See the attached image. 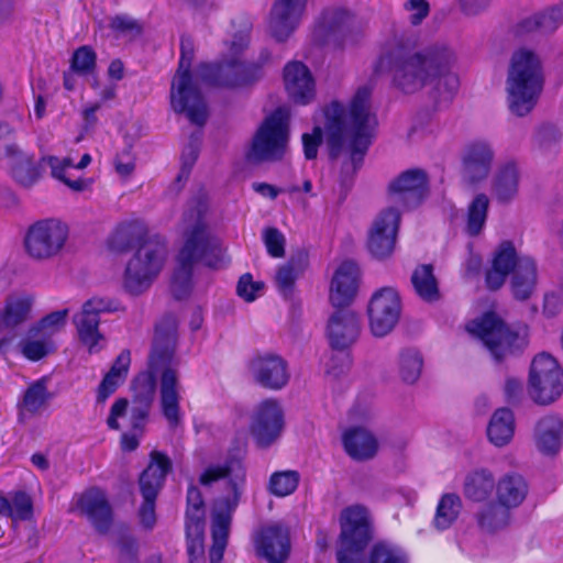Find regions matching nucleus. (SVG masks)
I'll return each mask as SVG.
<instances>
[{"instance_id": "338daca9", "label": "nucleus", "mask_w": 563, "mask_h": 563, "mask_svg": "<svg viewBox=\"0 0 563 563\" xmlns=\"http://www.w3.org/2000/svg\"><path fill=\"white\" fill-rule=\"evenodd\" d=\"M195 56V44L191 37L183 36L180 41V60L177 71L190 73Z\"/></svg>"}, {"instance_id": "e2e57ef3", "label": "nucleus", "mask_w": 563, "mask_h": 563, "mask_svg": "<svg viewBox=\"0 0 563 563\" xmlns=\"http://www.w3.org/2000/svg\"><path fill=\"white\" fill-rule=\"evenodd\" d=\"M15 130L7 122H0V159L19 153L14 143Z\"/></svg>"}, {"instance_id": "052dcab7", "label": "nucleus", "mask_w": 563, "mask_h": 563, "mask_svg": "<svg viewBox=\"0 0 563 563\" xmlns=\"http://www.w3.org/2000/svg\"><path fill=\"white\" fill-rule=\"evenodd\" d=\"M264 284L262 282H254L251 274H244L240 277L236 286L238 295L245 301H254L263 291Z\"/></svg>"}, {"instance_id": "1a4fd4ad", "label": "nucleus", "mask_w": 563, "mask_h": 563, "mask_svg": "<svg viewBox=\"0 0 563 563\" xmlns=\"http://www.w3.org/2000/svg\"><path fill=\"white\" fill-rule=\"evenodd\" d=\"M290 113L277 108L268 114L257 129L247 157L252 162L280 159L289 140Z\"/></svg>"}, {"instance_id": "f03ea898", "label": "nucleus", "mask_w": 563, "mask_h": 563, "mask_svg": "<svg viewBox=\"0 0 563 563\" xmlns=\"http://www.w3.org/2000/svg\"><path fill=\"white\" fill-rule=\"evenodd\" d=\"M176 342V321L173 317H168L156 327L150 355V372L139 375L133 383V399L152 402L155 395L156 375L161 373V406L163 415L172 428L180 421V385L176 369L178 365L175 357Z\"/></svg>"}, {"instance_id": "6e6d98bb", "label": "nucleus", "mask_w": 563, "mask_h": 563, "mask_svg": "<svg viewBox=\"0 0 563 563\" xmlns=\"http://www.w3.org/2000/svg\"><path fill=\"white\" fill-rule=\"evenodd\" d=\"M97 66V55L89 46L77 48L70 59V70L78 76L92 75Z\"/></svg>"}, {"instance_id": "bf43d9fd", "label": "nucleus", "mask_w": 563, "mask_h": 563, "mask_svg": "<svg viewBox=\"0 0 563 563\" xmlns=\"http://www.w3.org/2000/svg\"><path fill=\"white\" fill-rule=\"evenodd\" d=\"M263 242L267 253L275 258L285 255V235L276 228H265L263 230Z\"/></svg>"}, {"instance_id": "58836bf2", "label": "nucleus", "mask_w": 563, "mask_h": 563, "mask_svg": "<svg viewBox=\"0 0 563 563\" xmlns=\"http://www.w3.org/2000/svg\"><path fill=\"white\" fill-rule=\"evenodd\" d=\"M308 266V256L303 252L292 255L287 263L279 266L275 276V283L283 297L292 295L297 278Z\"/></svg>"}, {"instance_id": "680f3d73", "label": "nucleus", "mask_w": 563, "mask_h": 563, "mask_svg": "<svg viewBox=\"0 0 563 563\" xmlns=\"http://www.w3.org/2000/svg\"><path fill=\"white\" fill-rule=\"evenodd\" d=\"M561 139V133L552 124H542L533 135V143L540 150H549Z\"/></svg>"}, {"instance_id": "6ab92c4d", "label": "nucleus", "mask_w": 563, "mask_h": 563, "mask_svg": "<svg viewBox=\"0 0 563 563\" xmlns=\"http://www.w3.org/2000/svg\"><path fill=\"white\" fill-rule=\"evenodd\" d=\"M115 310L112 300L107 298H91L87 300L81 310L74 316V324L77 329L80 342L88 347L89 353H96L102 349L99 345L104 338L99 331L100 314Z\"/></svg>"}, {"instance_id": "774afa93", "label": "nucleus", "mask_w": 563, "mask_h": 563, "mask_svg": "<svg viewBox=\"0 0 563 563\" xmlns=\"http://www.w3.org/2000/svg\"><path fill=\"white\" fill-rule=\"evenodd\" d=\"M110 27L123 35H137L141 33V27L133 19L124 15H117L110 22Z\"/></svg>"}, {"instance_id": "37998d69", "label": "nucleus", "mask_w": 563, "mask_h": 563, "mask_svg": "<svg viewBox=\"0 0 563 563\" xmlns=\"http://www.w3.org/2000/svg\"><path fill=\"white\" fill-rule=\"evenodd\" d=\"M8 158L11 159V174L13 178L24 187L32 186L38 178V170L33 157L21 151Z\"/></svg>"}, {"instance_id": "c03bdc74", "label": "nucleus", "mask_w": 563, "mask_h": 563, "mask_svg": "<svg viewBox=\"0 0 563 563\" xmlns=\"http://www.w3.org/2000/svg\"><path fill=\"white\" fill-rule=\"evenodd\" d=\"M510 521V509L497 504H488L477 514V522L482 530L495 532L506 528Z\"/></svg>"}, {"instance_id": "cd10ccee", "label": "nucleus", "mask_w": 563, "mask_h": 563, "mask_svg": "<svg viewBox=\"0 0 563 563\" xmlns=\"http://www.w3.org/2000/svg\"><path fill=\"white\" fill-rule=\"evenodd\" d=\"M284 82L289 98L296 103L308 104L314 98V79L303 63H287L284 67Z\"/></svg>"}, {"instance_id": "09e8293b", "label": "nucleus", "mask_w": 563, "mask_h": 563, "mask_svg": "<svg viewBox=\"0 0 563 563\" xmlns=\"http://www.w3.org/2000/svg\"><path fill=\"white\" fill-rule=\"evenodd\" d=\"M489 198L486 194H477L467 208L466 231L470 235H477L482 232L488 213Z\"/></svg>"}, {"instance_id": "2eb2a0df", "label": "nucleus", "mask_w": 563, "mask_h": 563, "mask_svg": "<svg viewBox=\"0 0 563 563\" xmlns=\"http://www.w3.org/2000/svg\"><path fill=\"white\" fill-rule=\"evenodd\" d=\"M402 305L394 287H382L373 292L367 305L369 330L375 336H385L397 325Z\"/></svg>"}, {"instance_id": "c9c22d12", "label": "nucleus", "mask_w": 563, "mask_h": 563, "mask_svg": "<svg viewBox=\"0 0 563 563\" xmlns=\"http://www.w3.org/2000/svg\"><path fill=\"white\" fill-rule=\"evenodd\" d=\"M538 283V266L533 257L522 255L518 266L512 271L510 287L518 300H527L536 290Z\"/></svg>"}, {"instance_id": "a19ab883", "label": "nucleus", "mask_w": 563, "mask_h": 563, "mask_svg": "<svg viewBox=\"0 0 563 563\" xmlns=\"http://www.w3.org/2000/svg\"><path fill=\"white\" fill-rule=\"evenodd\" d=\"M495 485V477L490 471L485 468L475 470L465 478L464 495L473 501L481 503L490 496Z\"/></svg>"}, {"instance_id": "4be33fe9", "label": "nucleus", "mask_w": 563, "mask_h": 563, "mask_svg": "<svg viewBox=\"0 0 563 563\" xmlns=\"http://www.w3.org/2000/svg\"><path fill=\"white\" fill-rule=\"evenodd\" d=\"M400 218L399 210L386 208L374 219L368 231L367 249L375 258L384 260L394 253Z\"/></svg>"}, {"instance_id": "72a5a7b5", "label": "nucleus", "mask_w": 563, "mask_h": 563, "mask_svg": "<svg viewBox=\"0 0 563 563\" xmlns=\"http://www.w3.org/2000/svg\"><path fill=\"white\" fill-rule=\"evenodd\" d=\"M342 441L345 452L355 461L371 460L378 451L377 439L364 428L347 429L343 433Z\"/></svg>"}, {"instance_id": "8fccbe9b", "label": "nucleus", "mask_w": 563, "mask_h": 563, "mask_svg": "<svg viewBox=\"0 0 563 563\" xmlns=\"http://www.w3.org/2000/svg\"><path fill=\"white\" fill-rule=\"evenodd\" d=\"M68 313V309H62L48 313L36 324L30 328V333L35 336L43 335L44 338L52 340L56 333L64 329Z\"/></svg>"}, {"instance_id": "5701e85b", "label": "nucleus", "mask_w": 563, "mask_h": 563, "mask_svg": "<svg viewBox=\"0 0 563 563\" xmlns=\"http://www.w3.org/2000/svg\"><path fill=\"white\" fill-rule=\"evenodd\" d=\"M495 152L486 141L467 144L462 156V175L465 181L475 185L484 181L492 169Z\"/></svg>"}, {"instance_id": "7ed1b4c3", "label": "nucleus", "mask_w": 563, "mask_h": 563, "mask_svg": "<svg viewBox=\"0 0 563 563\" xmlns=\"http://www.w3.org/2000/svg\"><path fill=\"white\" fill-rule=\"evenodd\" d=\"M369 87H361L352 98L349 109L339 101H332L324 109V134L330 155L336 156L343 148L351 152L354 169L358 167L367 151L376 125L371 111Z\"/></svg>"}, {"instance_id": "bb28decb", "label": "nucleus", "mask_w": 563, "mask_h": 563, "mask_svg": "<svg viewBox=\"0 0 563 563\" xmlns=\"http://www.w3.org/2000/svg\"><path fill=\"white\" fill-rule=\"evenodd\" d=\"M361 331L360 316L350 309H340L330 317L328 338L332 347L343 350L352 345Z\"/></svg>"}, {"instance_id": "0eeeda50", "label": "nucleus", "mask_w": 563, "mask_h": 563, "mask_svg": "<svg viewBox=\"0 0 563 563\" xmlns=\"http://www.w3.org/2000/svg\"><path fill=\"white\" fill-rule=\"evenodd\" d=\"M247 47V40L239 37L232 41L230 57L220 64H202L198 68L200 79L209 85L235 88L251 85L263 76L262 66L271 59L268 51H263L260 62H244L241 53Z\"/></svg>"}, {"instance_id": "a211bd4d", "label": "nucleus", "mask_w": 563, "mask_h": 563, "mask_svg": "<svg viewBox=\"0 0 563 563\" xmlns=\"http://www.w3.org/2000/svg\"><path fill=\"white\" fill-rule=\"evenodd\" d=\"M284 428V411L277 400L265 399L255 407L250 432L260 448H269L276 443Z\"/></svg>"}, {"instance_id": "9d476101", "label": "nucleus", "mask_w": 563, "mask_h": 563, "mask_svg": "<svg viewBox=\"0 0 563 563\" xmlns=\"http://www.w3.org/2000/svg\"><path fill=\"white\" fill-rule=\"evenodd\" d=\"M371 540L369 515L363 506L346 508L341 516L339 563H360L361 554Z\"/></svg>"}, {"instance_id": "7c9ffc66", "label": "nucleus", "mask_w": 563, "mask_h": 563, "mask_svg": "<svg viewBox=\"0 0 563 563\" xmlns=\"http://www.w3.org/2000/svg\"><path fill=\"white\" fill-rule=\"evenodd\" d=\"M520 170L516 162L500 164L490 181V192L497 202L506 205L516 199L519 192Z\"/></svg>"}, {"instance_id": "20e7f679", "label": "nucleus", "mask_w": 563, "mask_h": 563, "mask_svg": "<svg viewBox=\"0 0 563 563\" xmlns=\"http://www.w3.org/2000/svg\"><path fill=\"white\" fill-rule=\"evenodd\" d=\"M208 201L203 195L188 202L184 213V244L176 257V266L172 277L170 288L177 299L189 296L192 289V272L197 263L217 267L213 256L218 242L211 234L208 221Z\"/></svg>"}, {"instance_id": "79ce46f5", "label": "nucleus", "mask_w": 563, "mask_h": 563, "mask_svg": "<svg viewBox=\"0 0 563 563\" xmlns=\"http://www.w3.org/2000/svg\"><path fill=\"white\" fill-rule=\"evenodd\" d=\"M411 284L416 294L424 301H435L440 298L438 280L432 265H420L411 275Z\"/></svg>"}, {"instance_id": "473e14b6", "label": "nucleus", "mask_w": 563, "mask_h": 563, "mask_svg": "<svg viewBox=\"0 0 563 563\" xmlns=\"http://www.w3.org/2000/svg\"><path fill=\"white\" fill-rule=\"evenodd\" d=\"M150 234L146 224L141 220L121 222L109 239V247L119 253L131 247L140 246L146 239L155 236Z\"/></svg>"}, {"instance_id": "b1692460", "label": "nucleus", "mask_w": 563, "mask_h": 563, "mask_svg": "<svg viewBox=\"0 0 563 563\" xmlns=\"http://www.w3.org/2000/svg\"><path fill=\"white\" fill-rule=\"evenodd\" d=\"M76 506L100 533L109 530L112 523V507L103 489L99 487L86 489L78 496Z\"/></svg>"}, {"instance_id": "3c124183", "label": "nucleus", "mask_w": 563, "mask_h": 563, "mask_svg": "<svg viewBox=\"0 0 563 563\" xmlns=\"http://www.w3.org/2000/svg\"><path fill=\"white\" fill-rule=\"evenodd\" d=\"M423 361L416 350H405L399 357L398 373L400 379L406 384H415L422 371Z\"/></svg>"}, {"instance_id": "a18cd8bd", "label": "nucleus", "mask_w": 563, "mask_h": 563, "mask_svg": "<svg viewBox=\"0 0 563 563\" xmlns=\"http://www.w3.org/2000/svg\"><path fill=\"white\" fill-rule=\"evenodd\" d=\"M462 509L461 498L456 494H444L437 506L433 525L438 530L450 528Z\"/></svg>"}, {"instance_id": "603ef678", "label": "nucleus", "mask_w": 563, "mask_h": 563, "mask_svg": "<svg viewBox=\"0 0 563 563\" xmlns=\"http://www.w3.org/2000/svg\"><path fill=\"white\" fill-rule=\"evenodd\" d=\"M563 22V4L552 8L550 11L537 14L525 20L521 24L526 31L541 30L543 32L554 31Z\"/></svg>"}, {"instance_id": "4468645a", "label": "nucleus", "mask_w": 563, "mask_h": 563, "mask_svg": "<svg viewBox=\"0 0 563 563\" xmlns=\"http://www.w3.org/2000/svg\"><path fill=\"white\" fill-rule=\"evenodd\" d=\"M357 33L355 15L342 7L324 9L314 23L312 38L319 45L345 46Z\"/></svg>"}, {"instance_id": "39448f33", "label": "nucleus", "mask_w": 563, "mask_h": 563, "mask_svg": "<svg viewBox=\"0 0 563 563\" xmlns=\"http://www.w3.org/2000/svg\"><path fill=\"white\" fill-rule=\"evenodd\" d=\"M227 479L231 493L213 505L211 518L212 547L209 556L211 563H219L228 544L229 531L240 496L245 483V470L238 460L208 466L200 475L199 483L203 486Z\"/></svg>"}, {"instance_id": "393cba45", "label": "nucleus", "mask_w": 563, "mask_h": 563, "mask_svg": "<svg viewBox=\"0 0 563 563\" xmlns=\"http://www.w3.org/2000/svg\"><path fill=\"white\" fill-rule=\"evenodd\" d=\"M361 282L360 266L353 261H344L335 269L331 284L329 299L334 307H345L355 299Z\"/></svg>"}, {"instance_id": "5fc2aeb1", "label": "nucleus", "mask_w": 563, "mask_h": 563, "mask_svg": "<svg viewBox=\"0 0 563 563\" xmlns=\"http://www.w3.org/2000/svg\"><path fill=\"white\" fill-rule=\"evenodd\" d=\"M20 347L26 358L38 361L54 350V343L53 340L43 335L35 336L29 332L27 336L20 342Z\"/></svg>"}, {"instance_id": "69168bd1", "label": "nucleus", "mask_w": 563, "mask_h": 563, "mask_svg": "<svg viewBox=\"0 0 563 563\" xmlns=\"http://www.w3.org/2000/svg\"><path fill=\"white\" fill-rule=\"evenodd\" d=\"M125 378L120 375H115L113 373H107L99 385L97 393V401L104 402L108 397H110L117 388L124 382Z\"/></svg>"}, {"instance_id": "c85d7f7f", "label": "nucleus", "mask_w": 563, "mask_h": 563, "mask_svg": "<svg viewBox=\"0 0 563 563\" xmlns=\"http://www.w3.org/2000/svg\"><path fill=\"white\" fill-rule=\"evenodd\" d=\"M260 555L269 563H284L290 551L289 531L279 523L263 528L255 541Z\"/></svg>"}, {"instance_id": "de8ad7c7", "label": "nucleus", "mask_w": 563, "mask_h": 563, "mask_svg": "<svg viewBox=\"0 0 563 563\" xmlns=\"http://www.w3.org/2000/svg\"><path fill=\"white\" fill-rule=\"evenodd\" d=\"M43 163L51 168V174L54 178L63 181L70 189L82 191L87 188V183L81 178H69V172L74 167V163L69 157L47 156L43 158Z\"/></svg>"}, {"instance_id": "864d4df0", "label": "nucleus", "mask_w": 563, "mask_h": 563, "mask_svg": "<svg viewBox=\"0 0 563 563\" xmlns=\"http://www.w3.org/2000/svg\"><path fill=\"white\" fill-rule=\"evenodd\" d=\"M299 481L297 471L275 472L269 477L268 490L276 497H286L297 489Z\"/></svg>"}, {"instance_id": "e433bc0d", "label": "nucleus", "mask_w": 563, "mask_h": 563, "mask_svg": "<svg viewBox=\"0 0 563 563\" xmlns=\"http://www.w3.org/2000/svg\"><path fill=\"white\" fill-rule=\"evenodd\" d=\"M496 498L500 506L508 509L517 508L528 494V484L518 473L503 475L495 485Z\"/></svg>"}, {"instance_id": "49530a36", "label": "nucleus", "mask_w": 563, "mask_h": 563, "mask_svg": "<svg viewBox=\"0 0 563 563\" xmlns=\"http://www.w3.org/2000/svg\"><path fill=\"white\" fill-rule=\"evenodd\" d=\"M49 400V393L44 382L33 383L24 393L22 401L19 404L20 418L25 413L35 415L45 408Z\"/></svg>"}, {"instance_id": "13d9d810", "label": "nucleus", "mask_w": 563, "mask_h": 563, "mask_svg": "<svg viewBox=\"0 0 563 563\" xmlns=\"http://www.w3.org/2000/svg\"><path fill=\"white\" fill-rule=\"evenodd\" d=\"M33 514V503L31 497L24 492H16L10 500L9 518L13 521H25L31 519Z\"/></svg>"}, {"instance_id": "f704fd0d", "label": "nucleus", "mask_w": 563, "mask_h": 563, "mask_svg": "<svg viewBox=\"0 0 563 563\" xmlns=\"http://www.w3.org/2000/svg\"><path fill=\"white\" fill-rule=\"evenodd\" d=\"M34 297L25 292L11 294L0 309V323L3 329L13 330L31 318Z\"/></svg>"}, {"instance_id": "f257e3e1", "label": "nucleus", "mask_w": 563, "mask_h": 563, "mask_svg": "<svg viewBox=\"0 0 563 563\" xmlns=\"http://www.w3.org/2000/svg\"><path fill=\"white\" fill-rule=\"evenodd\" d=\"M455 65L456 54L445 43H434L415 52L396 44L379 57L375 71L390 73L394 86L404 93L426 90L434 100L448 101L460 86Z\"/></svg>"}, {"instance_id": "2f4dec72", "label": "nucleus", "mask_w": 563, "mask_h": 563, "mask_svg": "<svg viewBox=\"0 0 563 563\" xmlns=\"http://www.w3.org/2000/svg\"><path fill=\"white\" fill-rule=\"evenodd\" d=\"M172 470L169 457L158 451L151 453V461L142 472L139 484L143 498H157L167 473Z\"/></svg>"}, {"instance_id": "dca6fc26", "label": "nucleus", "mask_w": 563, "mask_h": 563, "mask_svg": "<svg viewBox=\"0 0 563 563\" xmlns=\"http://www.w3.org/2000/svg\"><path fill=\"white\" fill-rule=\"evenodd\" d=\"M466 330L472 335L479 338L498 361L512 351V346L518 340L517 333L510 331L494 312H487L471 321L466 325Z\"/></svg>"}, {"instance_id": "412c9836", "label": "nucleus", "mask_w": 563, "mask_h": 563, "mask_svg": "<svg viewBox=\"0 0 563 563\" xmlns=\"http://www.w3.org/2000/svg\"><path fill=\"white\" fill-rule=\"evenodd\" d=\"M205 503L198 487L191 485L187 490L186 537L190 563H200L203 559Z\"/></svg>"}, {"instance_id": "ea45409f", "label": "nucleus", "mask_w": 563, "mask_h": 563, "mask_svg": "<svg viewBox=\"0 0 563 563\" xmlns=\"http://www.w3.org/2000/svg\"><path fill=\"white\" fill-rule=\"evenodd\" d=\"M515 419L510 409H497L487 427L489 441L496 446L506 445L514 437Z\"/></svg>"}, {"instance_id": "423d86ee", "label": "nucleus", "mask_w": 563, "mask_h": 563, "mask_svg": "<svg viewBox=\"0 0 563 563\" xmlns=\"http://www.w3.org/2000/svg\"><path fill=\"white\" fill-rule=\"evenodd\" d=\"M543 82L540 57L528 48L514 52L506 79L509 111L520 118L529 114L538 103Z\"/></svg>"}, {"instance_id": "ddd939ff", "label": "nucleus", "mask_w": 563, "mask_h": 563, "mask_svg": "<svg viewBox=\"0 0 563 563\" xmlns=\"http://www.w3.org/2000/svg\"><path fill=\"white\" fill-rule=\"evenodd\" d=\"M563 393V372L550 354L537 355L530 368L529 395L534 402L549 405Z\"/></svg>"}, {"instance_id": "f3484780", "label": "nucleus", "mask_w": 563, "mask_h": 563, "mask_svg": "<svg viewBox=\"0 0 563 563\" xmlns=\"http://www.w3.org/2000/svg\"><path fill=\"white\" fill-rule=\"evenodd\" d=\"M428 195V178L422 169H408L388 186L387 208L405 211L417 208Z\"/></svg>"}, {"instance_id": "a878e982", "label": "nucleus", "mask_w": 563, "mask_h": 563, "mask_svg": "<svg viewBox=\"0 0 563 563\" xmlns=\"http://www.w3.org/2000/svg\"><path fill=\"white\" fill-rule=\"evenodd\" d=\"M250 372L256 383L268 389H282L289 380L287 362L276 354L255 356L250 363Z\"/></svg>"}, {"instance_id": "9b49d317", "label": "nucleus", "mask_w": 563, "mask_h": 563, "mask_svg": "<svg viewBox=\"0 0 563 563\" xmlns=\"http://www.w3.org/2000/svg\"><path fill=\"white\" fill-rule=\"evenodd\" d=\"M169 102L174 112L184 114L190 123L203 126L209 111L206 99L191 73L176 71L170 84Z\"/></svg>"}, {"instance_id": "4c0bfd02", "label": "nucleus", "mask_w": 563, "mask_h": 563, "mask_svg": "<svg viewBox=\"0 0 563 563\" xmlns=\"http://www.w3.org/2000/svg\"><path fill=\"white\" fill-rule=\"evenodd\" d=\"M563 441V421L558 416H547L536 427V443L544 454L556 453Z\"/></svg>"}, {"instance_id": "4d7b16f0", "label": "nucleus", "mask_w": 563, "mask_h": 563, "mask_svg": "<svg viewBox=\"0 0 563 563\" xmlns=\"http://www.w3.org/2000/svg\"><path fill=\"white\" fill-rule=\"evenodd\" d=\"M369 563H408V556L398 547L380 542L373 547Z\"/></svg>"}, {"instance_id": "0e129e2a", "label": "nucleus", "mask_w": 563, "mask_h": 563, "mask_svg": "<svg viewBox=\"0 0 563 563\" xmlns=\"http://www.w3.org/2000/svg\"><path fill=\"white\" fill-rule=\"evenodd\" d=\"M119 563H139L137 543L131 537H121L117 543Z\"/></svg>"}, {"instance_id": "f8f14e48", "label": "nucleus", "mask_w": 563, "mask_h": 563, "mask_svg": "<svg viewBox=\"0 0 563 563\" xmlns=\"http://www.w3.org/2000/svg\"><path fill=\"white\" fill-rule=\"evenodd\" d=\"M68 228L56 219L35 222L26 231L23 240L24 251L35 261H46L58 255L68 239Z\"/></svg>"}, {"instance_id": "aec40b11", "label": "nucleus", "mask_w": 563, "mask_h": 563, "mask_svg": "<svg viewBox=\"0 0 563 563\" xmlns=\"http://www.w3.org/2000/svg\"><path fill=\"white\" fill-rule=\"evenodd\" d=\"M309 0H274L269 16L268 32L279 43L288 41L302 23Z\"/></svg>"}, {"instance_id": "c756f323", "label": "nucleus", "mask_w": 563, "mask_h": 563, "mask_svg": "<svg viewBox=\"0 0 563 563\" xmlns=\"http://www.w3.org/2000/svg\"><path fill=\"white\" fill-rule=\"evenodd\" d=\"M521 256L512 242H501L494 252L492 268L486 273L487 287L492 290L499 289L507 276L518 266Z\"/></svg>"}, {"instance_id": "6e6552de", "label": "nucleus", "mask_w": 563, "mask_h": 563, "mask_svg": "<svg viewBox=\"0 0 563 563\" xmlns=\"http://www.w3.org/2000/svg\"><path fill=\"white\" fill-rule=\"evenodd\" d=\"M167 258L165 240L155 235L146 239L128 261L122 288L131 296L147 291L161 274Z\"/></svg>"}]
</instances>
